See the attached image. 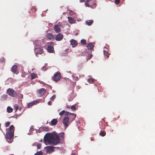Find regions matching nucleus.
<instances>
[{
    "label": "nucleus",
    "instance_id": "nucleus-42",
    "mask_svg": "<svg viewBox=\"0 0 155 155\" xmlns=\"http://www.w3.org/2000/svg\"><path fill=\"white\" fill-rule=\"evenodd\" d=\"M85 0H80V2H84L85 1Z\"/></svg>",
    "mask_w": 155,
    "mask_h": 155
},
{
    "label": "nucleus",
    "instance_id": "nucleus-35",
    "mask_svg": "<svg viewBox=\"0 0 155 155\" xmlns=\"http://www.w3.org/2000/svg\"><path fill=\"white\" fill-rule=\"evenodd\" d=\"M74 14V12L72 11H70L69 13V14L70 15H73Z\"/></svg>",
    "mask_w": 155,
    "mask_h": 155
},
{
    "label": "nucleus",
    "instance_id": "nucleus-2",
    "mask_svg": "<svg viewBox=\"0 0 155 155\" xmlns=\"http://www.w3.org/2000/svg\"><path fill=\"white\" fill-rule=\"evenodd\" d=\"M65 117L63 119V124L66 129L76 117V114L66 111Z\"/></svg>",
    "mask_w": 155,
    "mask_h": 155
},
{
    "label": "nucleus",
    "instance_id": "nucleus-33",
    "mask_svg": "<svg viewBox=\"0 0 155 155\" xmlns=\"http://www.w3.org/2000/svg\"><path fill=\"white\" fill-rule=\"evenodd\" d=\"M41 147V144L40 143H38L37 145V148L38 149H40Z\"/></svg>",
    "mask_w": 155,
    "mask_h": 155
},
{
    "label": "nucleus",
    "instance_id": "nucleus-12",
    "mask_svg": "<svg viewBox=\"0 0 155 155\" xmlns=\"http://www.w3.org/2000/svg\"><path fill=\"white\" fill-rule=\"evenodd\" d=\"M48 51L50 53H53L54 51V48L53 46L48 45L47 48Z\"/></svg>",
    "mask_w": 155,
    "mask_h": 155
},
{
    "label": "nucleus",
    "instance_id": "nucleus-38",
    "mask_svg": "<svg viewBox=\"0 0 155 155\" xmlns=\"http://www.w3.org/2000/svg\"><path fill=\"white\" fill-rule=\"evenodd\" d=\"M42 69L44 71H46L47 69L45 66H43L42 68Z\"/></svg>",
    "mask_w": 155,
    "mask_h": 155
},
{
    "label": "nucleus",
    "instance_id": "nucleus-46",
    "mask_svg": "<svg viewBox=\"0 0 155 155\" xmlns=\"http://www.w3.org/2000/svg\"><path fill=\"white\" fill-rule=\"evenodd\" d=\"M72 98H70V99H69V101H72Z\"/></svg>",
    "mask_w": 155,
    "mask_h": 155
},
{
    "label": "nucleus",
    "instance_id": "nucleus-1",
    "mask_svg": "<svg viewBox=\"0 0 155 155\" xmlns=\"http://www.w3.org/2000/svg\"><path fill=\"white\" fill-rule=\"evenodd\" d=\"M60 138L58 136L55 134H47V136L44 138L45 142H48L49 144L55 145L60 143Z\"/></svg>",
    "mask_w": 155,
    "mask_h": 155
},
{
    "label": "nucleus",
    "instance_id": "nucleus-13",
    "mask_svg": "<svg viewBox=\"0 0 155 155\" xmlns=\"http://www.w3.org/2000/svg\"><path fill=\"white\" fill-rule=\"evenodd\" d=\"M71 44L73 47H75L78 45L77 42L74 39H72L70 41Z\"/></svg>",
    "mask_w": 155,
    "mask_h": 155
},
{
    "label": "nucleus",
    "instance_id": "nucleus-7",
    "mask_svg": "<svg viewBox=\"0 0 155 155\" xmlns=\"http://www.w3.org/2000/svg\"><path fill=\"white\" fill-rule=\"evenodd\" d=\"M63 38V35L61 33H59L56 36L55 39L57 41H60Z\"/></svg>",
    "mask_w": 155,
    "mask_h": 155
},
{
    "label": "nucleus",
    "instance_id": "nucleus-9",
    "mask_svg": "<svg viewBox=\"0 0 155 155\" xmlns=\"http://www.w3.org/2000/svg\"><path fill=\"white\" fill-rule=\"evenodd\" d=\"M54 147L52 146H48L47 148L46 152L50 153L54 151Z\"/></svg>",
    "mask_w": 155,
    "mask_h": 155
},
{
    "label": "nucleus",
    "instance_id": "nucleus-15",
    "mask_svg": "<svg viewBox=\"0 0 155 155\" xmlns=\"http://www.w3.org/2000/svg\"><path fill=\"white\" fill-rule=\"evenodd\" d=\"M47 37L49 39H54V36L52 33H50L47 35Z\"/></svg>",
    "mask_w": 155,
    "mask_h": 155
},
{
    "label": "nucleus",
    "instance_id": "nucleus-14",
    "mask_svg": "<svg viewBox=\"0 0 155 155\" xmlns=\"http://www.w3.org/2000/svg\"><path fill=\"white\" fill-rule=\"evenodd\" d=\"M46 91L45 89L42 88L39 90L38 93L40 95H42L45 93Z\"/></svg>",
    "mask_w": 155,
    "mask_h": 155
},
{
    "label": "nucleus",
    "instance_id": "nucleus-23",
    "mask_svg": "<svg viewBox=\"0 0 155 155\" xmlns=\"http://www.w3.org/2000/svg\"><path fill=\"white\" fill-rule=\"evenodd\" d=\"M106 134L105 131L103 130L100 133V134L101 136L104 137L105 135Z\"/></svg>",
    "mask_w": 155,
    "mask_h": 155
},
{
    "label": "nucleus",
    "instance_id": "nucleus-31",
    "mask_svg": "<svg viewBox=\"0 0 155 155\" xmlns=\"http://www.w3.org/2000/svg\"><path fill=\"white\" fill-rule=\"evenodd\" d=\"M71 108L72 110H75L76 109L74 105L72 106L71 107Z\"/></svg>",
    "mask_w": 155,
    "mask_h": 155
},
{
    "label": "nucleus",
    "instance_id": "nucleus-19",
    "mask_svg": "<svg viewBox=\"0 0 155 155\" xmlns=\"http://www.w3.org/2000/svg\"><path fill=\"white\" fill-rule=\"evenodd\" d=\"M93 22V21L92 20H88L86 21V24L90 26L91 25Z\"/></svg>",
    "mask_w": 155,
    "mask_h": 155
},
{
    "label": "nucleus",
    "instance_id": "nucleus-25",
    "mask_svg": "<svg viewBox=\"0 0 155 155\" xmlns=\"http://www.w3.org/2000/svg\"><path fill=\"white\" fill-rule=\"evenodd\" d=\"M35 104L34 101H33L31 103H29L28 104V107L29 108L30 107L33 105Z\"/></svg>",
    "mask_w": 155,
    "mask_h": 155
},
{
    "label": "nucleus",
    "instance_id": "nucleus-17",
    "mask_svg": "<svg viewBox=\"0 0 155 155\" xmlns=\"http://www.w3.org/2000/svg\"><path fill=\"white\" fill-rule=\"evenodd\" d=\"M68 22L72 24L75 22V21L74 20V19L71 17H68Z\"/></svg>",
    "mask_w": 155,
    "mask_h": 155
},
{
    "label": "nucleus",
    "instance_id": "nucleus-48",
    "mask_svg": "<svg viewBox=\"0 0 155 155\" xmlns=\"http://www.w3.org/2000/svg\"><path fill=\"white\" fill-rule=\"evenodd\" d=\"M91 140L92 141V140H92V138H91Z\"/></svg>",
    "mask_w": 155,
    "mask_h": 155
},
{
    "label": "nucleus",
    "instance_id": "nucleus-20",
    "mask_svg": "<svg viewBox=\"0 0 155 155\" xmlns=\"http://www.w3.org/2000/svg\"><path fill=\"white\" fill-rule=\"evenodd\" d=\"M37 76V74H35L34 73H32L31 74V79H33L34 78H36Z\"/></svg>",
    "mask_w": 155,
    "mask_h": 155
},
{
    "label": "nucleus",
    "instance_id": "nucleus-34",
    "mask_svg": "<svg viewBox=\"0 0 155 155\" xmlns=\"http://www.w3.org/2000/svg\"><path fill=\"white\" fill-rule=\"evenodd\" d=\"M56 97V96L55 95H53L50 98V99L51 100H54Z\"/></svg>",
    "mask_w": 155,
    "mask_h": 155
},
{
    "label": "nucleus",
    "instance_id": "nucleus-5",
    "mask_svg": "<svg viewBox=\"0 0 155 155\" xmlns=\"http://www.w3.org/2000/svg\"><path fill=\"white\" fill-rule=\"evenodd\" d=\"M61 78L60 73L59 71H58L54 74V77L52 78L54 81L56 82L59 81Z\"/></svg>",
    "mask_w": 155,
    "mask_h": 155
},
{
    "label": "nucleus",
    "instance_id": "nucleus-39",
    "mask_svg": "<svg viewBox=\"0 0 155 155\" xmlns=\"http://www.w3.org/2000/svg\"><path fill=\"white\" fill-rule=\"evenodd\" d=\"M85 6H86V7H89V4H88V3H87L86 2L85 3Z\"/></svg>",
    "mask_w": 155,
    "mask_h": 155
},
{
    "label": "nucleus",
    "instance_id": "nucleus-10",
    "mask_svg": "<svg viewBox=\"0 0 155 155\" xmlns=\"http://www.w3.org/2000/svg\"><path fill=\"white\" fill-rule=\"evenodd\" d=\"M41 41L39 40H35L33 42V44L36 47H40L41 46Z\"/></svg>",
    "mask_w": 155,
    "mask_h": 155
},
{
    "label": "nucleus",
    "instance_id": "nucleus-8",
    "mask_svg": "<svg viewBox=\"0 0 155 155\" xmlns=\"http://www.w3.org/2000/svg\"><path fill=\"white\" fill-rule=\"evenodd\" d=\"M11 71L14 73L17 74L18 73V67L16 65H13L11 69Z\"/></svg>",
    "mask_w": 155,
    "mask_h": 155
},
{
    "label": "nucleus",
    "instance_id": "nucleus-24",
    "mask_svg": "<svg viewBox=\"0 0 155 155\" xmlns=\"http://www.w3.org/2000/svg\"><path fill=\"white\" fill-rule=\"evenodd\" d=\"M104 54L107 57H108L109 56V54H108V52L107 51H106L104 50Z\"/></svg>",
    "mask_w": 155,
    "mask_h": 155
},
{
    "label": "nucleus",
    "instance_id": "nucleus-44",
    "mask_svg": "<svg viewBox=\"0 0 155 155\" xmlns=\"http://www.w3.org/2000/svg\"><path fill=\"white\" fill-rule=\"evenodd\" d=\"M90 0H86V2L87 3H89L90 2Z\"/></svg>",
    "mask_w": 155,
    "mask_h": 155
},
{
    "label": "nucleus",
    "instance_id": "nucleus-43",
    "mask_svg": "<svg viewBox=\"0 0 155 155\" xmlns=\"http://www.w3.org/2000/svg\"><path fill=\"white\" fill-rule=\"evenodd\" d=\"M50 44L51 45H53L54 44V43L53 42H50Z\"/></svg>",
    "mask_w": 155,
    "mask_h": 155
},
{
    "label": "nucleus",
    "instance_id": "nucleus-21",
    "mask_svg": "<svg viewBox=\"0 0 155 155\" xmlns=\"http://www.w3.org/2000/svg\"><path fill=\"white\" fill-rule=\"evenodd\" d=\"M7 110L8 113H10L12 112L13 111V109L12 107H8L7 108Z\"/></svg>",
    "mask_w": 155,
    "mask_h": 155
},
{
    "label": "nucleus",
    "instance_id": "nucleus-49",
    "mask_svg": "<svg viewBox=\"0 0 155 155\" xmlns=\"http://www.w3.org/2000/svg\"><path fill=\"white\" fill-rule=\"evenodd\" d=\"M67 107L68 108H69V107Z\"/></svg>",
    "mask_w": 155,
    "mask_h": 155
},
{
    "label": "nucleus",
    "instance_id": "nucleus-27",
    "mask_svg": "<svg viewBox=\"0 0 155 155\" xmlns=\"http://www.w3.org/2000/svg\"><path fill=\"white\" fill-rule=\"evenodd\" d=\"M34 155H43V153L41 151H39L37 152Z\"/></svg>",
    "mask_w": 155,
    "mask_h": 155
},
{
    "label": "nucleus",
    "instance_id": "nucleus-11",
    "mask_svg": "<svg viewBox=\"0 0 155 155\" xmlns=\"http://www.w3.org/2000/svg\"><path fill=\"white\" fill-rule=\"evenodd\" d=\"M54 29L56 33H59L61 31L60 28L57 25H55L54 27Z\"/></svg>",
    "mask_w": 155,
    "mask_h": 155
},
{
    "label": "nucleus",
    "instance_id": "nucleus-16",
    "mask_svg": "<svg viewBox=\"0 0 155 155\" xmlns=\"http://www.w3.org/2000/svg\"><path fill=\"white\" fill-rule=\"evenodd\" d=\"M58 122V121L56 119H52L51 122V124L52 126L56 125Z\"/></svg>",
    "mask_w": 155,
    "mask_h": 155
},
{
    "label": "nucleus",
    "instance_id": "nucleus-40",
    "mask_svg": "<svg viewBox=\"0 0 155 155\" xmlns=\"http://www.w3.org/2000/svg\"><path fill=\"white\" fill-rule=\"evenodd\" d=\"M48 104L49 105H51V101H49L48 102Z\"/></svg>",
    "mask_w": 155,
    "mask_h": 155
},
{
    "label": "nucleus",
    "instance_id": "nucleus-37",
    "mask_svg": "<svg viewBox=\"0 0 155 155\" xmlns=\"http://www.w3.org/2000/svg\"><path fill=\"white\" fill-rule=\"evenodd\" d=\"M31 10H32L34 12H35L36 11V9L34 7H32L31 8Z\"/></svg>",
    "mask_w": 155,
    "mask_h": 155
},
{
    "label": "nucleus",
    "instance_id": "nucleus-30",
    "mask_svg": "<svg viewBox=\"0 0 155 155\" xmlns=\"http://www.w3.org/2000/svg\"><path fill=\"white\" fill-rule=\"evenodd\" d=\"M10 124V122L9 121L6 122L5 123V127H8L9 126Z\"/></svg>",
    "mask_w": 155,
    "mask_h": 155
},
{
    "label": "nucleus",
    "instance_id": "nucleus-36",
    "mask_svg": "<svg viewBox=\"0 0 155 155\" xmlns=\"http://www.w3.org/2000/svg\"><path fill=\"white\" fill-rule=\"evenodd\" d=\"M60 137H61L62 139H64V133H63L61 134Z\"/></svg>",
    "mask_w": 155,
    "mask_h": 155
},
{
    "label": "nucleus",
    "instance_id": "nucleus-32",
    "mask_svg": "<svg viewBox=\"0 0 155 155\" xmlns=\"http://www.w3.org/2000/svg\"><path fill=\"white\" fill-rule=\"evenodd\" d=\"M120 2V0H115L114 3L116 5H118Z\"/></svg>",
    "mask_w": 155,
    "mask_h": 155
},
{
    "label": "nucleus",
    "instance_id": "nucleus-18",
    "mask_svg": "<svg viewBox=\"0 0 155 155\" xmlns=\"http://www.w3.org/2000/svg\"><path fill=\"white\" fill-rule=\"evenodd\" d=\"M87 47L88 49L92 50L94 47V45L91 43H90L87 45Z\"/></svg>",
    "mask_w": 155,
    "mask_h": 155
},
{
    "label": "nucleus",
    "instance_id": "nucleus-26",
    "mask_svg": "<svg viewBox=\"0 0 155 155\" xmlns=\"http://www.w3.org/2000/svg\"><path fill=\"white\" fill-rule=\"evenodd\" d=\"M81 42L82 44L84 45H85L87 44L86 40L84 39L81 40Z\"/></svg>",
    "mask_w": 155,
    "mask_h": 155
},
{
    "label": "nucleus",
    "instance_id": "nucleus-45",
    "mask_svg": "<svg viewBox=\"0 0 155 155\" xmlns=\"http://www.w3.org/2000/svg\"><path fill=\"white\" fill-rule=\"evenodd\" d=\"M92 55V54H91L90 56L89 57H88V59H90L91 58Z\"/></svg>",
    "mask_w": 155,
    "mask_h": 155
},
{
    "label": "nucleus",
    "instance_id": "nucleus-3",
    "mask_svg": "<svg viewBox=\"0 0 155 155\" xmlns=\"http://www.w3.org/2000/svg\"><path fill=\"white\" fill-rule=\"evenodd\" d=\"M7 130L5 137L7 142L10 143H11L13 140L14 136L15 127L12 125L10 126L8 129L7 128Z\"/></svg>",
    "mask_w": 155,
    "mask_h": 155
},
{
    "label": "nucleus",
    "instance_id": "nucleus-6",
    "mask_svg": "<svg viewBox=\"0 0 155 155\" xmlns=\"http://www.w3.org/2000/svg\"><path fill=\"white\" fill-rule=\"evenodd\" d=\"M35 51V52L36 55L37 56L38 54H42L43 50L42 48H36L35 47L34 48Z\"/></svg>",
    "mask_w": 155,
    "mask_h": 155
},
{
    "label": "nucleus",
    "instance_id": "nucleus-4",
    "mask_svg": "<svg viewBox=\"0 0 155 155\" xmlns=\"http://www.w3.org/2000/svg\"><path fill=\"white\" fill-rule=\"evenodd\" d=\"M7 93L11 96L15 97L17 96V93L14 90L11 88H8L7 90Z\"/></svg>",
    "mask_w": 155,
    "mask_h": 155
},
{
    "label": "nucleus",
    "instance_id": "nucleus-28",
    "mask_svg": "<svg viewBox=\"0 0 155 155\" xmlns=\"http://www.w3.org/2000/svg\"><path fill=\"white\" fill-rule=\"evenodd\" d=\"M66 111H65L64 110H63L61 112H60L59 113V114L61 116H62L64 114V115L65 114V112H66Z\"/></svg>",
    "mask_w": 155,
    "mask_h": 155
},
{
    "label": "nucleus",
    "instance_id": "nucleus-22",
    "mask_svg": "<svg viewBox=\"0 0 155 155\" xmlns=\"http://www.w3.org/2000/svg\"><path fill=\"white\" fill-rule=\"evenodd\" d=\"M94 81V79L92 78H89L87 79V81L90 84L93 83Z\"/></svg>",
    "mask_w": 155,
    "mask_h": 155
},
{
    "label": "nucleus",
    "instance_id": "nucleus-41",
    "mask_svg": "<svg viewBox=\"0 0 155 155\" xmlns=\"http://www.w3.org/2000/svg\"><path fill=\"white\" fill-rule=\"evenodd\" d=\"M19 97L21 98H23V94H21Z\"/></svg>",
    "mask_w": 155,
    "mask_h": 155
},
{
    "label": "nucleus",
    "instance_id": "nucleus-47",
    "mask_svg": "<svg viewBox=\"0 0 155 155\" xmlns=\"http://www.w3.org/2000/svg\"><path fill=\"white\" fill-rule=\"evenodd\" d=\"M71 155H76L74 153H72Z\"/></svg>",
    "mask_w": 155,
    "mask_h": 155
},
{
    "label": "nucleus",
    "instance_id": "nucleus-29",
    "mask_svg": "<svg viewBox=\"0 0 155 155\" xmlns=\"http://www.w3.org/2000/svg\"><path fill=\"white\" fill-rule=\"evenodd\" d=\"M19 108V107L18 105L17 104H15L14 105V109L16 110V111H17L18 110Z\"/></svg>",
    "mask_w": 155,
    "mask_h": 155
}]
</instances>
